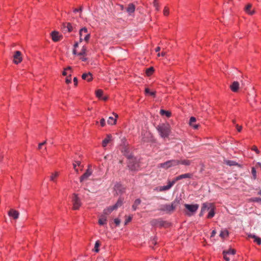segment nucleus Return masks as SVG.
I'll use <instances>...</instances> for the list:
<instances>
[{
	"mask_svg": "<svg viewBox=\"0 0 261 261\" xmlns=\"http://www.w3.org/2000/svg\"><path fill=\"white\" fill-rule=\"evenodd\" d=\"M122 152L124 155H125L128 159V167L132 171H136L138 170L139 166V164L137 162L136 158H134L132 153L130 152L128 148H124L122 150Z\"/></svg>",
	"mask_w": 261,
	"mask_h": 261,
	"instance_id": "obj_1",
	"label": "nucleus"
},
{
	"mask_svg": "<svg viewBox=\"0 0 261 261\" xmlns=\"http://www.w3.org/2000/svg\"><path fill=\"white\" fill-rule=\"evenodd\" d=\"M180 199L176 198L171 204H165L162 205L160 210L165 212L166 213L170 214L172 213L177 206L179 204Z\"/></svg>",
	"mask_w": 261,
	"mask_h": 261,
	"instance_id": "obj_2",
	"label": "nucleus"
},
{
	"mask_svg": "<svg viewBox=\"0 0 261 261\" xmlns=\"http://www.w3.org/2000/svg\"><path fill=\"white\" fill-rule=\"evenodd\" d=\"M161 137H168L170 133V125L168 124H162L156 127Z\"/></svg>",
	"mask_w": 261,
	"mask_h": 261,
	"instance_id": "obj_3",
	"label": "nucleus"
},
{
	"mask_svg": "<svg viewBox=\"0 0 261 261\" xmlns=\"http://www.w3.org/2000/svg\"><path fill=\"white\" fill-rule=\"evenodd\" d=\"M184 206L186 208L185 214L189 217L194 215L199 208V205L198 204H185Z\"/></svg>",
	"mask_w": 261,
	"mask_h": 261,
	"instance_id": "obj_4",
	"label": "nucleus"
},
{
	"mask_svg": "<svg viewBox=\"0 0 261 261\" xmlns=\"http://www.w3.org/2000/svg\"><path fill=\"white\" fill-rule=\"evenodd\" d=\"M179 164V160H172L168 161L165 163H161L158 165V168H164L167 169L170 167L175 166Z\"/></svg>",
	"mask_w": 261,
	"mask_h": 261,
	"instance_id": "obj_5",
	"label": "nucleus"
},
{
	"mask_svg": "<svg viewBox=\"0 0 261 261\" xmlns=\"http://www.w3.org/2000/svg\"><path fill=\"white\" fill-rule=\"evenodd\" d=\"M71 198L73 204V209L74 210H78L82 204L80 199L76 194H73Z\"/></svg>",
	"mask_w": 261,
	"mask_h": 261,
	"instance_id": "obj_6",
	"label": "nucleus"
},
{
	"mask_svg": "<svg viewBox=\"0 0 261 261\" xmlns=\"http://www.w3.org/2000/svg\"><path fill=\"white\" fill-rule=\"evenodd\" d=\"M174 184L175 181L173 180L171 181H169L167 185L156 187L155 190L159 192L167 191L170 189Z\"/></svg>",
	"mask_w": 261,
	"mask_h": 261,
	"instance_id": "obj_7",
	"label": "nucleus"
},
{
	"mask_svg": "<svg viewBox=\"0 0 261 261\" xmlns=\"http://www.w3.org/2000/svg\"><path fill=\"white\" fill-rule=\"evenodd\" d=\"M21 53L19 51H16L13 56V62L15 64H18L22 61Z\"/></svg>",
	"mask_w": 261,
	"mask_h": 261,
	"instance_id": "obj_8",
	"label": "nucleus"
},
{
	"mask_svg": "<svg viewBox=\"0 0 261 261\" xmlns=\"http://www.w3.org/2000/svg\"><path fill=\"white\" fill-rule=\"evenodd\" d=\"M142 140L144 142H150L152 140V136L150 132H146L142 135Z\"/></svg>",
	"mask_w": 261,
	"mask_h": 261,
	"instance_id": "obj_9",
	"label": "nucleus"
},
{
	"mask_svg": "<svg viewBox=\"0 0 261 261\" xmlns=\"http://www.w3.org/2000/svg\"><path fill=\"white\" fill-rule=\"evenodd\" d=\"M92 171L89 167L86 172L80 177V181L83 182L88 179V178L92 174Z\"/></svg>",
	"mask_w": 261,
	"mask_h": 261,
	"instance_id": "obj_10",
	"label": "nucleus"
},
{
	"mask_svg": "<svg viewBox=\"0 0 261 261\" xmlns=\"http://www.w3.org/2000/svg\"><path fill=\"white\" fill-rule=\"evenodd\" d=\"M192 177V174L191 173H185L183 174H181L179 176H176L174 179L173 181H175V183L179 180L184 179V178H191Z\"/></svg>",
	"mask_w": 261,
	"mask_h": 261,
	"instance_id": "obj_11",
	"label": "nucleus"
},
{
	"mask_svg": "<svg viewBox=\"0 0 261 261\" xmlns=\"http://www.w3.org/2000/svg\"><path fill=\"white\" fill-rule=\"evenodd\" d=\"M230 88L233 92H237L240 88V84L238 82L234 81L230 86Z\"/></svg>",
	"mask_w": 261,
	"mask_h": 261,
	"instance_id": "obj_12",
	"label": "nucleus"
},
{
	"mask_svg": "<svg viewBox=\"0 0 261 261\" xmlns=\"http://www.w3.org/2000/svg\"><path fill=\"white\" fill-rule=\"evenodd\" d=\"M82 78L84 80L87 81L88 82H90L93 79L92 74L90 72L85 73L82 74Z\"/></svg>",
	"mask_w": 261,
	"mask_h": 261,
	"instance_id": "obj_13",
	"label": "nucleus"
},
{
	"mask_svg": "<svg viewBox=\"0 0 261 261\" xmlns=\"http://www.w3.org/2000/svg\"><path fill=\"white\" fill-rule=\"evenodd\" d=\"M19 215V214L18 212L17 211H15L14 210H11L8 212V215L10 217H13L15 219H16L18 218Z\"/></svg>",
	"mask_w": 261,
	"mask_h": 261,
	"instance_id": "obj_14",
	"label": "nucleus"
},
{
	"mask_svg": "<svg viewBox=\"0 0 261 261\" xmlns=\"http://www.w3.org/2000/svg\"><path fill=\"white\" fill-rule=\"evenodd\" d=\"M107 221V217L102 214L99 218L98 224L100 225H106Z\"/></svg>",
	"mask_w": 261,
	"mask_h": 261,
	"instance_id": "obj_15",
	"label": "nucleus"
},
{
	"mask_svg": "<svg viewBox=\"0 0 261 261\" xmlns=\"http://www.w3.org/2000/svg\"><path fill=\"white\" fill-rule=\"evenodd\" d=\"M252 5L250 4H248L245 7V11L246 13L250 15H252L254 13V10H251Z\"/></svg>",
	"mask_w": 261,
	"mask_h": 261,
	"instance_id": "obj_16",
	"label": "nucleus"
},
{
	"mask_svg": "<svg viewBox=\"0 0 261 261\" xmlns=\"http://www.w3.org/2000/svg\"><path fill=\"white\" fill-rule=\"evenodd\" d=\"M51 37L53 41L56 42L58 41L60 39V36L59 33L56 31H54L51 33Z\"/></svg>",
	"mask_w": 261,
	"mask_h": 261,
	"instance_id": "obj_17",
	"label": "nucleus"
},
{
	"mask_svg": "<svg viewBox=\"0 0 261 261\" xmlns=\"http://www.w3.org/2000/svg\"><path fill=\"white\" fill-rule=\"evenodd\" d=\"M115 210V208H113V206H109L103 210V215L106 216V215H109Z\"/></svg>",
	"mask_w": 261,
	"mask_h": 261,
	"instance_id": "obj_18",
	"label": "nucleus"
},
{
	"mask_svg": "<svg viewBox=\"0 0 261 261\" xmlns=\"http://www.w3.org/2000/svg\"><path fill=\"white\" fill-rule=\"evenodd\" d=\"M112 139V136L110 135H107L106 138H105L102 142L103 147H106L107 144L111 141Z\"/></svg>",
	"mask_w": 261,
	"mask_h": 261,
	"instance_id": "obj_19",
	"label": "nucleus"
},
{
	"mask_svg": "<svg viewBox=\"0 0 261 261\" xmlns=\"http://www.w3.org/2000/svg\"><path fill=\"white\" fill-rule=\"evenodd\" d=\"M196 121V118L194 117H191L189 121V125L193 127L194 129H197L199 125L198 124H194V123Z\"/></svg>",
	"mask_w": 261,
	"mask_h": 261,
	"instance_id": "obj_20",
	"label": "nucleus"
},
{
	"mask_svg": "<svg viewBox=\"0 0 261 261\" xmlns=\"http://www.w3.org/2000/svg\"><path fill=\"white\" fill-rule=\"evenodd\" d=\"M59 175V173L57 171H56L51 174V175L49 177V179L51 181L54 182H56V179Z\"/></svg>",
	"mask_w": 261,
	"mask_h": 261,
	"instance_id": "obj_21",
	"label": "nucleus"
},
{
	"mask_svg": "<svg viewBox=\"0 0 261 261\" xmlns=\"http://www.w3.org/2000/svg\"><path fill=\"white\" fill-rule=\"evenodd\" d=\"M87 33V29L85 27H84L83 28H82L80 30V42H82L83 40H84V39H83V36L84 35V33Z\"/></svg>",
	"mask_w": 261,
	"mask_h": 261,
	"instance_id": "obj_22",
	"label": "nucleus"
},
{
	"mask_svg": "<svg viewBox=\"0 0 261 261\" xmlns=\"http://www.w3.org/2000/svg\"><path fill=\"white\" fill-rule=\"evenodd\" d=\"M249 238H251L254 239V242H256L257 244L260 245L261 244V239L257 237V236L250 234L248 236Z\"/></svg>",
	"mask_w": 261,
	"mask_h": 261,
	"instance_id": "obj_23",
	"label": "nucleus"
},
{
	"mask_svg": "<svg viewBox=\"0 0 261 261\" xmlns=\"http://www.w3.org/2000/svg\"><path fill=\"white\" fill-rule=\"evenodd\" d=\"M118 117L117 115H115V117L114 118L112 116L109 117L108 120V123L111 125L115 124L116 122V118Z\"/></svg>",
	"mask_w": 261,
	"mask_h": 261,
	"instance_id": "obj_24",
	"label": "nucleus"
},
{
	"mask_svg": "<svg viewBox=\"0 0 261 261\" xmlns=\"http://www.w3.org/2000/svg\"><path fill=\"white\" fill-rule=\"evenodd\" d=\"M232 166H235L237 168L240 169L241 168V165L239 163L234 161H230L229 160V167H231Z\"/></svg>",
	"mask_w": 261,
	"mask_h": 261,
	"instance_id": "obj_25",
	"label": "nucleus"
},
{
	"mask_svg": "<svg viewBox=\"0 0 261 261\" xmlns=\"http://www.w3.org/2000/svg\"><path fill=\"white\" fill-rule=\"evenodd\" d=\"M141 202V200H140V199H137L135 201V202L132 206L133 210L134 211H136L137 209L138 205H139L140 204Z\"/></svg>",
	"mask_w": 261,
	"mask_h": 261,
	"instance_id": "obj_26",
	"label": "nucleus"
},
{
	"mask_svg": "<svg viewBox=\"0 0 261 261\" xmlns=\"http://www.w3.org/2000/svg\"><path fill=\"white\" fill-rule=\"evenodd\" d=\"M135 9V6L132 4H129V5L127 8V12L128 13L131 14L134 12Z\"/></svg>",
	"mask_w": 261,
	"mask_h": 261,
	"instance_id": "obj_27",
	"label": "nucleus"
},
{
	"mask_svg": "<svg viewBox=\"0 0 261 261\" xmlns=\"http://www.w3.org/2000/svg\"><path fill=\"white\" fill-rule=\"evenodd\" d=\"M215 211H214V207L213 206L210 211H208V214L207 215L208 218H212L215 216Z\"/></svg>",
	"mask_w": 261,
	"mask_h": 261,
	"instance_id": "obj_28",
	"label": "nucleus"
},
{
	"mask_svg": "<svg viewBox=\"0 0 261 261\" xmlns=\"http://www.w3.org/2000/svg\"><path fill=\"white\" fill-rule=\"evenodd\" d=\"M122 203H123V200L119 198L118 200L116 203L115 205H113V208H115V210H116L117 208L121 206L122 205Z\"/></svg>",
	"mask_w": 261,
	"mask_h": 261,
	"instance_id": "obj_29",
	"label": "nucleus"
},
{
	"mask_svg": "<svg viewBox=\"0 0 261 261\" xmlns=\"http://www.w3.org/2000/svg\"><path fill=\"white\" fill-rule=\"evenodd\" d=\"M87 55V47L83 46L80 53H78L77 56H86Z\"/></svg>",
	"mask_w": 261,
	"mask_h": 261,
	"instance_id": "obj_30",
	"label": "nucleus"
},
{
	"mask_svg": "<svg viewBox=\"0 0 261 261\" xmlns=\"http://www.w3.org/2000/svg\"><path fill=\"white\" fill-rule=\"evenodd\" d=\"M204 205H205V212L209 211L210 209L213 206V204L211 203H204L202 204V207H203Z\"/></svg>",
	"mask_w": 261,
	"mask_h": 261,
	"instance_id": "obj_31",
	"label": "nucleus"
},
{
	"mask_svg": "<svg viewBox=\"0 0 261 261\" xmlns=\"http://www.w3.org/2000/svg\"><path fill=\"white\" fill-rule=\"evenodd\" d=\"M160 114L162 115H166L167 117L171 116V113L169 111H165L164 110H161Z\"/></svg>",
	"mask_w": 261,
	"mask_h": 261,
	"instance_id": "obj_32",
	"label": "nucleus"
},
{
	"mask_svg": "<svg viewBox=\"0 0 261 261\" xmlns=\"http://www.w3.org/2000/svg\"><path fill=\"white\" fill-rule=\"evenodd\" d=\"M191 162L190 160H183L179 161V164L185 165L186 166H189L191 164Z\"/></svg>",
	"mask_w": 261,
	"mask_h": 261,
	"instance_id": "obj_33",
	"label": "nucleus"
},
{
	"mask_svg": "<svg viewBox=\"0 0 261 261\" xmlns=\"http://www.w3.org/2000/svg\"><path fill=\"white\" fill-rule=\"evenodd\" d=\"M95 94L96 96L100 99L103 95V91L101 89H98L96 91Z\"/></svg>",
	"mask_w": 261,
	"mask_h": 261,
	"instance_id": "obj_34",
	"label": "nucleus"
},
{
	"mask_svg": "<svg viewBox=\"0 0 261 261\" xmlns=\"http://www.w3.org/2000/svg\"><path fill=\"white\" fill-rule=\"evenodd\" d=\"M153 71H154L153 68L151 67L146 69V74H147V75L150 76V75H151L152 74Z\"/></svg>",
	"mask_w": 261,
	"mask_h": 261,
	"instance_id": "obj_35",
	"label": "nucleus"
},
{
	"mask_svg": "<svg viewBox=\"0 0 261 261\" xmlns=\"http://www.w3.org/2000/svg\"><path fill=\"white\" fill-rule=\"evenodd\" d=\"M145 93L146 94H149L151 96H154L155 92V91H151L150 92L149 89L147 88H145Z\"/></svg>",
	"mask_w": 261,
	"mask_h": 261,
	"instance_id": "obj_36",
	"label": "nucleus"
},
{
	"mask_svg": "<svg viewBox=\"0 0 261 261\" xmlns=\"http://www.w3.org/2000/svg\"><path fill=\"white\" fill-rule=\"evenodd\" d=\"M83 37H84V40H85L86 42H88L90 37V34L88 33V32L87 33H84Z\"/></svg>",
	"mask_w": 261,
	"mask_h": 261,
	"instance_id": "obj_37",
	"label": "nucleus"
},
{
	"mask_svg": "<svg viewBox=\"0 0 261 261\" xmlns=\"http://www.w3.org/2000/svg\"><path fill=\"white\" fill-rule=\"evenodd\" d=\"M228 252L227 251H224L223 252V258L226 261H228V257L227 256V254Z\"/></svg>",
	"mask_w": 261,
	"mask_h": 261,
	"instance_id": "obj_38",
	"label": "nucleus"
},
{
	"mask_svg": "<svg viewBox=\"0 0 261 261\" xmlns=\"http://www.w3.org/2000/svg\"><path fill=\"white\" fill-rule=\"evenodd\" d=\"M164 15L165 16H167L169 14V10L167 7H165L163 11Z\"/></svg>",
	"mask_w": 261,
	"mask_h": 261,
	"instance_id": "obj_39",
	"label": "nucleus"
},
{
	"mask_svg": "<svg viewBox=\"0 0 261 261\" xmlns=\"http://www.w3.org/2000/svg\"><path fill=\"white\" fill-rule=\"evenodd\" d=\"M99 246V242L98 241L96 242V243L95 244L94 249H95V251L96 252H98L99 251V249L98 248Z\"/></svg>",
	"mask_w": 261,
	"mask_h": 261,
	"instance_id": "obj_40",
	"label": "nucleus"
},
{
	"mask_svg": "<svg viewBox=\"0 0 261 261\" xmlns=\"http://www.w3.org/2000/svg\"><path fill=\"white\" fill-rule=\"evenodd\" d=\"M119 188H120V192H123L122 190H121V185L119 184H116L115 185V189L116 190H119Z\"/></svg>",
	"mask_w": 261,
	"mask_h": 261,
	"instance_id": "obj_41",
	"label": "nucleus"
},
{
	"mask_svg": "<svg viewBox=\"0 0 261 261\" xmlns=\"http://www.w3.org/2000/svg\"><path fill=\"white\" fill-rule=\"evenodd\" d=\"M205 205H204L203 207H201V211L199 213V216L200 217H201L203 215L204 213L205 212Z\"/></svg>",
	"mask_w": 261,
	"mask_h": 261,
	"instance_id": "obj_42",
	"label": "nucleus"
},
{
	"mask_svg": "<svg viewBox=\"0 0 261 261\" xmlns=\"http://www.w3.org/2000/svg\"><path fill=\"white\" fill-rule=\"evenodd\" d=\"M251 173H252V175L253 176L254 178H255L256 176V172L255 168H254V167L252 168V169H251Z\"/></svg>",
	"mask_w": 261,
	"mask_h": 261,
	"instance_id": "obj_43",
	"label": "nucleus"
},
{
	"mask_svg": "<svg viewBox=\"0 0 261 261\" xmlns=\"http://www.w3.org/2000/svg\"><path fill=\"white\" fill-rule=\"evenodd\" d=\"M71 68L70 66L67 67L66 68H65L64 69V70L62 72V74L64 76H66L67 75V74L66 71L68 70H71Z\"/></svg>",
	"mask_w": 261,
	"mask_h": 261,
	"instance_id": "obj_44",
	"label": "nucleus"
},
{
	"mask_svg": "<svg viewBox=\"0 0 261 261\" xmlns=\"http://www.w3.org/2000/svg\"><path fill=\"white\" fill-rule=\"evenodd\" d=\"M114 223H115L116 226H118L120 224V222H121V221H120V220L119 218H115L114 220Z\"/></svg>",
	"mask_w": 261,
	"mask_h": 261,
	"instance_id": "obj_45",
	"label": "nucleus"
},
{
	"mask_svg": "<svg viewBox=\"0 0 261 261\" xmlns=\"http://www.w3.org/2000/svg\"><path fill=\"white\" fill-rule=\"evenodd\" d=\"M236 252V250L234 249L229 248V254L234 255Z\"/></svg>",
	"mask_w": 261,
	"mask_h": 261,
	"instance_id": "obj_46",
	"label": "nucleus"
},
{
	"mask_svg": "<svg viewBox=\"0 0 261 261\" xmlns=\"http://www.w3.org/2000/svg\"><path fill=\"white\" fill-rule=\"evenodd\" d=\"M100 125H101V126H104L105 125V124H106L105 119L104 118H102L100 120Z\"/></svg>",
	"mask_w": 261,
	"mask_h": 261,
	"instance_id": "obj_47",
	"label": "nucleus"
},
{
	"mask_svg": "<svg viewBox=\"0 0 261 261\" xmlns=\"http://www.w3.org/2000/svg\"><path fill=\"white\" fill-rule=\"evenodd\" d=\"M71 82V75H70V77H68L66 79V83L67 84H69Z\"/></svg>",
	"mask_w": 261,
	"mask_h": 261,
	"instance_id": "obj_48",
	"label": "nucleus"
},
{
	"mask_svg": "<svg viewBox=\"0 0 261 261\" xmlns=\"http://www.w3.org/2000/svg\"><path fill=\"white\" fill-rule=\"evenodd\" d=\"M67 29L69 32H71L72 30V27L71 24L68 23L67 24Z\"/></svg>",
	"mask_w": 261,
	"mask_h": 261,
	"instance_id": "obj_49",
	"label": "nucleus"
},
{
	"mask_svg": "<svg viewBox=\"0 0 261 261\" xmlns=\"http://www.w3.org/2000/svg\"><path fill=\"white\" fill-rule=\"evenodd\" d=\"M154 6L155 7L156 10L159 11V4L154 1Z\"/></svg>",
	"mask_w": 261,
	"mask_h": 261,
	"instance_id": "obj_50",
	"label": "nucleus"
},
{
	"mask_svg": "<svg viewBox=\"0 0 261 261\" xmlns=\"http://www.w3.org/2000/svg\"><path fill=\"white\" fill-rule=\"evenodd\" d=\"M252 149L253 150L255 151L257 153H259V150L255 146L252 147Z\"/></svg>",
	"mask_w": 261,
	"mask_h": 261,
	"instance_id": "obj_51",
	"label": "nucleus"
},
{
	"mask_svg": "<svg viewBox=\"0 0 261 261\" xmlns=\"http://www.w3.org/2000/svg\"><path fill=\"white\" fill-rule=\"evenodd\" d=\"M46 142L45 141H44V142H42V143H39V145H38V149H41V147H42V145H44V144H46Z\"/></svg>",
	"mask_w": 261,
	"mask_h": 261,
	"instance_id": "obj_52",
	"label": "nucleus"
},
{
	"mask_svg": "<svg viewBox=\"0 0 261 261\" xmlns=\"http://www.w3.org/2000/svg\"><path fill=\"white\" fill-rule=\"evenodd\" d=\"M132 220V218L130 217H128L127 219H126L125 222V225H126L127 223H128L129 221H130Z\"/></svg>",
	"mask_w": 261,
	"mask_h": 261,
	"instance_id": "obj_53",
	"label": "nucleus"
},
{
	"mask_svg": "<svg viewBox=\"0 0 261 261\" xmlns=\"http://www.w3.org/2000/svg\"><path fill=\"white\" fill-rule=\"evenodd\" d=\"M236 128L238 130V132H241V129H242V126H239V125L237 124L236 125Z\"/></svg>",
	"mask_w": 261,
	"mask_h": 261,
	"instance_id": "obj_54",
	"label": "nucleus"
},
{
	"mask_svg": "<svg viewBox=\"0 0 261 261\" xmlns=\"http://www.w3.org/2000/svg\"><path fill=\"white\" fill-rule=\"evenodd\" d=\"M73 82L74 83V85L76 86L77 84V79L76 77L73 78Z\"/></svg>",
	"mask_w": 261,
	"mask_h": 261,
	"instance_id": "obj_55",
	"label": "nucleus"
},
{
	"mask_svg": "<svg viewBox=\"0 0 261 261\" xmlns=\"http://www.w3.org/2000/svg\"><path fill=\"white\" fill-rule=\"evenodd\" d=\"M216 231L215 230H213L212 232V234H211V237H213L215 236V235L216 234Z\"/></svg>",
	"mask_w": 261,
	"mask_h": 261,
	"instance_id": "obj_56",
	"label": "nucleus"
},
{
	"mask_svg": "<svg viewBox=\"0 0 261 261\" xmlns=\"http://www.w3.org/2000/svg\"><path fill=\"white\" fill-rule=\"evenodd\" d=\"M73 164H76V166L77 165L80 166V165H81V162L79 161H75V162Z\"/></svg>",
	"mask_w": 261,
	"mask_h": 261,
	"instance_id": "obj_57",
	"label": "nucleus"
},
{
	"mask_svg": "<svg viewBox=\"0 0 261 261\" xmlns=\"http://www.w3.org/2000/svg\"><path fill=\"white\" fill-rule=\"evenodd\" d=\"M82 9L81 8L80 9H75L73 11L74 12L76 13V12H79V11H82Z\"/></svg>",
	"mask_w": 261,
	"mask_h": 261,
	"instance_id": "obj_58",
	"label": "nucleus"
},
{
	"mask_svg": "<svg viewBox=\"0 0 261 261\" xmlns=\"http://www.w3.org/2000/svg\"><path fill=\"white\" fill-rule=\"evenodd\" d=\"M80 59L83 61H86L87 60V58L85 57H82Z\"/></svg>",
	"mask_w": 261,
	"mask_h": 261,
	"instance_id": "obj_59",
	"label": "nucleus"
},
{
	"mask_svg": "<svg viewBox=\"0 0 261 261\" xmlns=\"http://www.w3.org/2000/svg\"><path fill=\"white\" fill-rule=\"evenodd\" d=\"M73 168L75 170V172L76 173H78V170H77V169L76 168V164H73Z\"/></svg>",
	"mask_w": 261,
	"mask_h": 261,
	"instance_id": "obj_60",
	"label": "nucleus"
},
{
	"mask_svg": "<svg viewBox=\"0 0 261 261\" xmlns=\"http://www.w3.org/2000/svg\"><path fill=\"white\" fill-rule=\"evenodd\" d=\"M253 201H261V199L259 198H255L253 200Z\"/></svg>",
	"mask_w": 261,
	"mask_h": 261,
	"instance_id": "obj_61",
	"label": "nucleus"
},
{
	"mask_svg": "<svg viewBox=\"0 0 261 261\" xmlns=\"http://www.w3.org/2000/svg\"><path fill=\"white\" fill-rule=\"evenodd\" d=\"M151 244L153 245L156 244V241H155V239H153L151 241Z\"/></svg>",
	"mask_w": 261,
	"mask_h": 261,
	"instance_id": "obj_62",
	"label": "nucleus"
},
{
	"mask_svg": "<svg viewBox=\"0 0 261 261\" xmlns=\"http://www.w3.org/2000/svg\"><path fill=\"white\" fill-rule=\"evenodd\" d=\"M100 99H103V100H107L108 99V97L106 96H102V97L100 98Z\"/></svg>",
	"mask_w": 261,
	"mask_h": 261,
	"instance_id": "obj_63",
	"label": "nucleus"
},
{
	"mask_svg": "<svg viewBox=\"0 0 261 261\" xmlns=\"http://www.w3.org/2000/svg\"><path fill=\"white\" fill-rule=\"evenodd\" d=\"M79 46V43L78 42H75V44H74V49H75L76 47H77Z\"/></svg>",
	"mask_w": 261,
	"mask_h": 261,
	"instance_id": "obj_64",
	"label": "nucleus"
}]
</instances>
